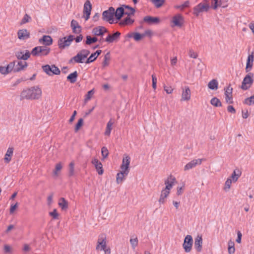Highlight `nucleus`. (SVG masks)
Masks as SVG:
<instances>
[{"mask_svg": "<svg viewBox=\"0 0 254 254\" xmlns=\"http://www.w3.org/2000/svg\"><path fill=\"white\" fill-rule=\"evenodd\" d=\"M210 104L216 107L222 106V103L220 100L217 97H213L210 100Z\"/></svg>", "mask_w": 254, "mask_h": 254, "instance_id": "obj_35", "label": "nucleus"}, {"mask_svg": "<svg viewBox=\"0 0 254 254\" xmlns=\"http://www.w3.org/2000/svg\"><path fill=\"white\" fill-rule=\"evenodd\" d=\"M175 181V178L172 175H170L169 177L165 181L166 187L164 189L170 191V190L173 187Z\"/></svg>", "mask_w": 254, "mask_h": 254, "instance_id": "obj_17", "label": "nucleus"}, {"mask_svg": "<svg viewBox=\"0 0 254 254\" xmlns=\"http://www.w3.org/2000/svg\"><path fill=\"white\" fill-rule=\"evenodd\" d=\"M73 40L74 36L72 35H70L67 37H64L60 38L58 42L59 48L61 49H64L65 47L69 46Z\"/></svg>", "mask_w": 254, "mask_h": 254, "instance_id": "obj_6", "label": "nucleus"}, {"mask_svg": "<svg viewBox=\"0 0 254 254\" xmlns=\"http://www.w3.org/2000/svg\"><path fill=\"white\" fill-rule=\"evenodd\" d=\"M152 3L157 8L161 7L164 3V0H151Z\"/></svg>", "mask_w": 254, "mask_h": 254, "instance_id": "obj_42", "label": "nucleus"}, {"mask_svg": "<svg viewBox=\"0 0 254 254\" xmlns=\"http://www.w3.org/2000/svg\"><path fill=\"white\" fill-rule=\"evenodd\" d=\"M49 215L52 216L54 219H58L59 214L56 209H55L53 211L50 212L49 213Z\"/></svg>", "mask_w": 254, "mask_h": 254, "instance_id": "obj_52", "label": "nucleus"}, {"mask_svg": "<svg viewBox=\"0 0 254 254\" xmlns=\"http://www.w3.org/2000/svg\"><path fill=\"white\" fill-rule=\"evenodd\" d=\"M31 53L28 50H25L24 52L18 51L15 53V57L18 60H26L30 56Z\"/></svg>", "mask_w": 254, "mask_h": 254, "instance_id": "obj_14", "label": "nucleus"}, {"mask_svg": "<svg viewBox=\"0 0 254 254\" xmlns=\"http://www.w3.org/2000/svg\"><path fill=\"white\" fill-rule=\"evenodd\" d=\"M83 124V120L80 118L78 120L75 127V131L77 132Z\"/></svg>", "mask_w": 254, "mask_h": 254, "instance_id": "obj_45", "label": "nucleus"}, {"mask_svg": "<svg viewBox=\"0 0 254 254\" xmlns=\"http://www.w3.org/2000/svg\"><path fill=\"white\" fill-rule=\"evenodd\" d=\"M101 154L103 159H105L109 155V151L106 147H103L101 148Z\"/></svg>", "mask_w": 254, "mask_h": 254, "instance_id": "obj_44", "label": "nucleus"}, {"mask_svg": "<svg viewBox=\"0 0 254 254\" xmlns=\"http://www.w3.org/2000/svg\"><path fill=\"white\" fill-rule=\"evenodd\" d=\"M169 194L170 191L163 189L161 191L160 198L158 200L159 203L160 204H164L165 202V199L167 197Z\"/></svg>", "mask_w": 254, "mask_h": 254, "instance_id": "obj_25", "label": "nucleus"}, {"mask_svg": "<svg viewBox=\"0 0 254 254\" xmlns=\"http://www.w3.org/2000/svg\"><path fill=\"white\" fill-rule=\"evenodd\" d=\"M190 5V1L189 0H187L185 1V2L181 5L178 6V8H181V9H184L186 7H189Z\"/></svg>", "mask_w": 254, "mask_h": 254, "instance_id": "obj_61", "label": "nucleus"}, {"mask_svg": "<svg viewBox=\"0 0 254 254\" xmlns=\"http://www.w3.org/2000/svg\"><path fill=\"white\" fill-rule=\"evenodd\" d=\"M77 76H78L77 72V71H75L69 74L67 76V80L68 81H70V82L71 83H74L76 81Z\"/></svg>", "mask_w": 254, "mask_h": 254, "instance_id": "obj_31", "label": "nucleus"}, {"mask_svg": "<svg viewBox=\"0 0 254 254\" xmlns=\"http://www.w3.org/2000/svg\"><path fill=\"white\" fill-rule=\"evenodd\" d=\"M129 242L133 249H134L137 246L138 239L137 238L130 239Z\"/></svg>", "mask_w": 254, "mask_h": 254, "instance_id": "obj_50", "label": "nucleus"}, {"mask_svg": "<svg viewBox=\"0 0 254 254\" xmlns=\"http://www.w3.org/2000/svg\"><path fill=\"white\" fill-rule=\"evenodd\" d=\"M143 21L149 24H153L158 23L160 21V19L157 17L146 16L143 18Z\"/></svg>", "mask_w": 254, "mask_h": 254, "instance_id": "obj_21", "label": "nucleus"}, {"mask_svg": "<svg viewBox=\"0 0 254 254\" xmlns=\"http://www.w3.org/2000/svg\"><path fill=\"white\" fill-rule=\"evenodd\" d=\"M129 172L122 170L120 173H118L116 177V181L118 184L121 183L124 180V177L128 175Z\"/></svg>", "mask_w": 254, "mask_h": 254, "instance_id": "obj_27", "label": "nucleus"}, {"mask_svg": "<svg viewBox=\"0 0 254 254\" xmlns=\"http://www.w3.org/2000/svg\"><path fill=\"white\" fill-rule=\"evenodd\" d=\"M62 168V165L61 163H58L56 165L55 170L54 171L55 175L58 174V172L60 171Z\"/></svg>", "mask_w": 254, "mask_h": 254, "instance_id": "obj_56", "label": "nucleus"}, {"mask_svg": "<svg viewBox=\"0 0 254 254\" xmlns=\"http://www.w3.org/2000/svg\"><path fill=\"white\" fill-rule=\"evenodd\" d=\"M92 163L94 165L99 175H102L103 173V166L100 161L97 159L94 158L92 161Z\"/></svg>", "mask_w": 254, "mask_h": 254, "instance_id": "obj_18", "label": "nucleus"}, {"mask_svg": "<svg viewBox=\"0 0 254 254\" xmlns=\"http://www.w3.org/2000/svg\"><path fill=\"white\" fill-rule=\"evenodd\" d=\"M13 148L12 147H9L4 155V160L6 163H9L11 159V156L13 154Z\"/></svg>", "mask_w": 254, "mask_h": 254, "instance_id": "obj_26", "label": "nucleus"}, {"mask_svg": "<svg viewBox=\"0 0 254 254\" xmlns=\"http://www.w3.org/2000/svg\"><path fill=\"white\" fill-rule=\"evenodd\" d=\"M254 60V51H253L251 55L248 57L246 63V66L245 68L246 72L249 73L244 77L242 82L241 88L243 90H247L254 82V73L249 72L251 70Z\"/></svg>", "mask_w": 254, "mask_h": 254, "instance_id": "obj_1", "label": "nucleus"}, {"mask_svg": "<svg viewBox=\"0 0 254 254\" xmlns=\"http://www.w3.org/2000/svg\"><path fill=\"white\" fill-rule=\"evenodd\" d=\"M202 238L201 236H197L194 240V248L198 252L202 250Z\"/></svg>", "mask_w": 254, "mask_h": 254, "instance_id": "obj_22", "label": "nucleus"}, {"mask_svg": "<svg viewBox=\"0 0 254 254\" xmlns=\"http://www.w3.org/2000/svg\"><path fill=\"white\" fill-rule=\"evenodd\" d=\"M232 181L231 178H228L225 183V190L227 191V190H229V189L231 187V185L232 184Z\"/></svg>", "mask_w": 254, "mask_h": 254, "instance_id": "obj_49", "label": "nucleus"}, {"mask_svg": "<svg viewBox=\"0 0 254 254\" xmlns=\"http://www.w3.org/2000/svg\"><path fill=\"white\" fill-rule=\"evenodd\" d=\"M28 64L26 62L19 61L14 68V72H18L27 67Z\"/></svg>", "mask_w": 254, "mask_h": 254, "instance_id": "obj_23", "label": "nucleus"}, {"mask_svg": "<svg viewBox=\"0 0 254 254\" xmlns=\"http://www.w3.org/2000/svg\"><path fill=\"white\" fill-rule=\"evenodd\" d=\"M17 207H18V203L17 202H16L15 204H11L10 210H9L10 214H12L14 212L15 210L17 208Z\"/></svg>", "mask_w": 254, "mask_h": 254, "instance_id": "obj_58", "label": "nucleus"}, {"mask_svg": "<svg viewBox=\"0 0 254 254\" xmlns=\"http://www.w3.org/2000/svg\"><path fill=\"white\" fill-rule=\"evenodd\" d=\"M130 158L127 155H125L123 159L122 164L121 166V169L122 170L126 171L129 172V165L130 164Z\"/></svg>", "mask_w": 254, "mask_h": 254, "instance_id": "obj_12", "label": "nucleus"}, {"mask_svg": "<svg viewBox=\"0 0 254 254\" xmlns=\"http://www.w3.org/2000/svg\"><path fill=\"white\" fill-rule=\"evenodd\" d=\"M190 98V90L188 86L185 87L182 94V100L188 101Z\"/></svg>", "mask_w": 254, "mask_h": 254, "instance_id": "obj_24", "label": "nucleus"}, {"mask_svg": "<svg viewBox=\"0 0 254 254\" xmlns=\"http://www.w3.org/2000/svg\"><path fill=\"white\" fill-rule=\"evenodd\" d=\"M94 89H92L87 92V94L85 95V101H87L89 100L91 98L92 95L94 94Z\"/></svg>", "mask_w": 254, "mask_h": 254, "instance_id": "obj_51", "label": "nucleus"}, {"mask_svg": "<svg viewBox=\"0 0 254 254\" xmlns=\"http://www.w3.org/2000/svg\"><path fill=\"white\" fill-rule=\"evenodd\" d=\"M164 90L167 94H171L173 92V88L170 86H164Z\"/></svg>", "mask_w": 254, "mask_h": 254, "instance_id": "obj_62", "label": "nucleus"}, {"mask_svg": "<svg viewBox=\"0 0 254 254\" xmlns=\"http://www.w3.org/2000/svg\"><path fill=\"white\" fill-rule=\"evenodd\" d=\"M103 245H107L106 235L104 233L101 234L98 237L96 250L99 251L100 246Z\"/></svg>", "mask_w": 254, "mask_h": 254, "instance_id": "obj_20", "label": "nucleus"}, {"mask_svg": "<svg viewBox=\"0 0 254 254\" xmlns=\"http://www.w3.org/2000/svg\"><path fill=\"white\" fill-rule=\"evenodd\" d=\"M152 87L155 90L156 88L157 78L154 74L152 75Z\"/></svg>", "mask_w": 254, "mask_h": 254, "instance_id": "obj_59", "label": "nucleus"}, {"mask_svg": "<svg viewBox=\"0 0 254 254\" xmlns=\"http://www.w3.org/2000/svg\"><path fill=\"white\" fill-rule=\"evenodd\" d=\"M239 176H240V175L238 174H236V171H234L233 173H232V174L231 176V178L232 179L233 181L235 182L237 181Z\"/></svg>", "mask_w": 254, "mask_h": 254, "instance_id": "obj_60", "label": "nucleus"}, {"mask_svg": "<svg viewBox=\"0 0 254 254\" xmlns=\"http://www.w3.org/2000/svg\"><path fill=\"white\" fill-rule=\"evenodd\" d=\"M39 43L43 44L45 46H49L52 44L53 39L51 36L44 35L42 38L39 40Z\"/></svg>", "mask_w": 254, "mask_h": 254, "instance_id": "obj_19", "label": "nucleus"}, {"mask_svg": "<svg viewBox=\"0 0 254 254\" xmlns=\"http://www.w3.org/2000/svg\"><path fill=\"white\" fill-rule=\"evenodd\" d=\"M228 253L229 254H233L235 253V244L234 242L230 241L228 242Z\"/></svg>", "mask_w": 254, "mask_h": 254, "instance_id": "obj_38", "label": "nucleus"}, {"mask_svg": "<svg viewBox=\"0 0 254 254\" xmlns=\"http://www.w3.org/2000/svg\"><path fill=\"white\" fill-rule=\"evenodd\" d=\"M134 20L130 18L129 16H128L125 18L124 19L120 22V25L121 26H125L128 25H131L134 22Z\"/></svg>", "mask_w": 254, "mask_h": 254, "instance_id": "obj_30", "label": "nucleus"}, {"mask_svg": "<svg viewBox=\"0 0 254 254\" xmlns=\"http://www.w3.org/2000/svg\"><path fill=\"white\" fill-rule=\"evenodd\" d=\"M30 33L26 29L19 30L17 32L18 38L20 40H25L30 38Z\"/></svg>", "mask_w": 254, "mask_h": 254, "instance_id": "obj_16", "label": "nucleus"}, {"mask_svg": "<svg viewBox=\"0 0 254 254\" xmlns=\"http://www.w3.org/2000/svg\"><path fill=\"white\" fill-rule=\"evenodd\" d=\"M144 36L143 34H141L139 33H134L133 35V38L135 41L140 40Z\"/></svg>", "mask_w": 254, "mask_h": 254, "instance_id": "obj_55", "label": "nucleus"}, {"mask_svg": "<svg viewBox=\"0 0 254 254\" xmlns=\"http://www.w3.org/2000/svg\"><path fill=\"white\" fill-rule=\"evenodd\" d=\"M114 14L115 8L113 7H110L108 10L103 12L102 19L104 21L108 22L110 24H112L114 23Z\"/></svg>", "mask_w": 254, "mask_h": 254, "instance_id": "obj_5", "label": "nucleus"}, {"mask_svg": "<svg viewBox=\"0 0 254 254\" xmlns=\"http://www.w3.org/2000/svg\"><path fill=\"white\" fill-rule=\"evenodd\" d=\"M31 19V18L30 16H29L27 14H25L23 18L21 20V24H25L27 22H28Z\"/></svg>", "mask_w": 254, "mask_h": 254, "instance_id": "obj_46", "label": "nucleus"}, {"mask_svg": "<svg viewBox=\"0 0 254 254\" xmlns=\"http://www.w3.org/2000/svg\"><path fill=\"white\" fill-rule=\"evenodd\" d=\"M92 8L91 3L89 0H86L84 4L83 13L85 15V20H88L90 17Z\"/></svg>", "mask_w": 254, "mask_h": 254, "instance_id": "obj_10", "label": "nucleus"}, {"mask_svg": "<svg viewBox=\"0 0 254 254\" xmlns=\"http://www.w3.org/2000/svg\"><path fill=\"white\" fill-rule=\"evenodd\" d=\"M221 4H218V0H211V7L216 9L218 7H220Z\"/></svg>", "mask_w": 254, "mask_h": 254, "instance_id": "obj_48", "label": "nucleus"}, {"mask_svg": "<svg viewBox=\"0 0 254 254\" xmlns=\"http://www.w3.org/2000/svg\"><path fill=\"white\" fill-rule=\"evenodd\" d=\"M218 82L216 79H212L208 84V87L211 90L218 89Z\"/></svg>", "mask_w": 254, "mask_h": 254, "instance_id": "obj_33", "label": "nucleus"}, {"mask_svg": "<svg viewBox=\"0 0 254 254\" xmlns=\"http://www.w3.org/2000/svg\"><path fill=\"white\" fill-rule=\"evenodd\" d=\"M82 55H83V58H86L87 56L90 54V51L88 50L83 49L79 52Z\"/></svg>", "mask_w": 254, "mask_h": 254, "instance_id": "obj_57", "label": "nucleus"}, {"mask_svg": "<svg viewBox=\"0 0 254 254\" xmlns=\"http://www.w3.org/2000/svg\"><path fill=\"white\" fill-rule=\"evenodd\" d=\"M74 175V163L73 162H71L69 164V172L68 176L72 177Z\"/></svg>", "mask_w": 254, "mask_h": 254, "instance_id": "obj_39", "label": "nucleus"}, {"mask_svg": "<svg viewBox=\"0 0 254 254\" xmlns=\"http://www.w3.org/2000/svg\"><path fill=\"white\" fill-rule=\"evenodd\" d=\"M50 52V48L46 46H37L34 48L31 54L33 56L43 57L47 56Z\"/></svg>", "mask_w": 254, "mask_h": 254, "instance_id": "obj_4", "label": "nucleus"}, {"mask_svg": "<svg viewBox=\"0 0 254 254\" xmlns=\"http://www.w3.org/2000/svg\"><path fill=\"white\" fill-rule=\"evenodd\" d=\"M58 204L63 210H66L68 208V202L64 197L60 198Z\"/></svg>", "mask_w": 254, "mask_h": 254, "instance_id": "obj_29", "label": "nucleus"}, {"mask_svg": "<svg viewBox=\"0 0 254 254\" xmlns=\"http://www.w3.org/2000/svg\"><path fill=\"white\" fill-rule=\"evenodd\" d=\"M73 59H74V61L76 63H83L85 58H83V55L80 52H78L76 56L73 57Z\"/></svg>", "mask_w": 254, "mask_h": 254, "instance_id": "obj_36", "label": "nucleus"}, {"mask_svg": "<svg viewBox=\"0 0 254 254\" xmlns=\"http://www.w3.org/2000/svg\"><path fill=\"white\" fill-rule=\"evenodd\" d=\"M110 53L108 52L105 55L104 58V61L102 63V65L104 67H105V66L108 65L109 63L108 62V61H109L110 60Z\"/></svg>", "mask_w": 254, "mask_h": 254, "instance_id": "obj_43", "label": "nucleus"}, {"mask_svg": "<svg viewBox=\"0 0 254 254\" xmlns=\"http://www.w3.org/2000/svg\"><path fill=\"white\" fill-rule=\"evenodd\" d=\"M121 35V33L117 31L113 34H109L105 39V41L108 43H112L117 41Z\"/></svg>", "mask_w": 254, "mask_h": 254, "instance_id": "obj_15", "label": "nucleus"}, {"mask_svg": "<svg viewBox=\"0 0 254 254\" xmlns=\"http://www.w3.org/2000/svg\"><path fill=\"white\" fill-rule=\"evenodd\" d=\"M227 111L231 113L235 114L236 113V110L233 107V106L231 105H229L227 107Z\"/></svg>", "mask_w": 254, "mask_h": 254, "instance_id": "obj_63", "label": "nucleus"}, {"mask_svg": "<svg viewBox=\"0 0 254 254\" xmlns=\"http://www.w3.org/2000/svg\"><path fill=\"white\" fill-rule=\"evenodd\" d=\"M244 104L248 105L249 106L254 104V95L251 96L250 97L247 98L245 100Z\"/></svg>", "mask_w": 254, "mask_h": 254, "instance_id": "obj_41", "label": "nucleus"}, {"mask_svg": "<svg viewBox=\"0 0 254 254\" xmlns=\"http://www.w3.org/2000/svg\"><path fill=\"white\" fill-rule=\"evenodd\" d=\"M0 73L2 74L6 75L9 72L8 71L6 66H0Z\"/></svg>", "mask_w": 254, "mask_h": 254, "instance_id": "obj_54", "label": "nucleus"}, {"mask_svg": "<svg viewBox=\"0 0 254 254\" xmlns=\"http://www.w3.org/2000/svg\"><path fill=\"white\" fill-rule=\"evenodd\" d=\"M193 239L191 236L188 235L186 236L183 245L185 252L189 253L191 250Z\"/></svg>", "mask_w": 254, "mask_h": 254, "instance_id": "obj_8", "label": "nucleus"}, {"mask_svg": "<svg viewBox=\"0 0 254 254\" xmlns=\"http://www.w3.org/2000/svg\"><path fill=\"white\" fill-rule=\"evenodd\" d=\"M86 38V40L85 41V44L88 45L94 43L98 41V38L96 36L91 37V36L87 35Z\"/></svg>", "mask_w": 254, "mask_h": 254, "instance_id": "obj_32", "label": "nucleus"}, {"mask_svg": "<svg viewBox=\"0 0 254 254\" xmlns=\"http://www.w3.org/2000/svg\"><path fill=\"white\" fill-rule=\"evenodd\" d=\"M183 20V17L181 15L178 14L175 15L173 18V22L175 26L181 27L182 25V22L181 21Z\"/></svg>", "mask_w": 254, "mask_h": 254, "instance_id": "obj_28", "label": "nucleus"}, {"mask_svg": "<svg viewBox=\"0 0 254 254\" xmlns=\"http://www.w3.org/2000/svg\"><path fill=\"white\" fill-rule=\"evenodd\" d=\"M42 69L48 75L51 76L54 74L59 75L61 73L60 69L55 65L46 64L42 66Z\"/></svg>", "mask_w": 254, "mask_h": 254, "instance_id": "obj_7", "label": "nucleus"}, {"mask_svg": "<svg viewBox=\"0 0 254 254\" xmlns=\"http://www.w3.org/2000/svg\"><path fill=\"white\" fill-rule=\"evenodd\" d=\"M135 9L128 5H122L118 7L116 11L115 10V16L116 19L120 20L124 15L130 16L133 15L135 12Z\"/></svg>", "mask_w": 254, "mask_h": 254, "instance_id": "obj_3", "label": "nucleus"}, {"mask_svg": "<svg viewBox=\"0 0 254 254\" xmlns=\"http://www.w3.org/2000/svg\"><path fill=\"white\" fill-rule=\"evenodd\" d=\"M15 61H13L10 62L9 64H8L6 66V68H7V70L9 72H11V71H13L14 72V68L15 67Z\"/></svg>", "mask_w": 254, "mask_h": 254, "instance_id": "obj_40", "label": "nucleus"}, {"mask_svg": "<svg viewBox=\"0 0 254 254\" xmlns=\"http://www.w3.org/2000/svg\"><path fill=\"white\" fill-rule=\"evenodd\" d=\"M97 58L96 57L95 55L94 54V53H92L88 58L86 60L85 63L86 64H90L93 62H94Z\"/></svg>", "mask_w": 254, "mask_h": 254, "instance_id": "obj_47", "label": "nucleus"}, {"mask_svg": "<svg viewBox=\"0 0 254 254\" xmlns=\"http://www.w3.org/2000/svg\"><path fill=\"white\" fill-rule=\"evenodd\" d=\"M71 27L72 28H77L78 29H80L81 28V27L79 25L78 23L76 20H75L74 19L72 20L71 22Z\"/></svg>", "mask_w": 254, "mask_h": 254, "instance_id": "obj_53", "label": "nucleus"}, {"mask_svg": "<svg viewBox=\"0 0 254 254\" xmlns=\"http://www.w3.org/2000/svg\"><path fill=\"white\" fill-rule=\"evenodd\" d=\"M202 163L201 159H193L187 163L184 167V170L187 171L195 167L197 165H200Z\"/></svg>", "mask_w": 254, "mask_h": 254, "instance_id": "obj_13", "label": "nucleus"}, {"mask_svg": "<svg viewBox=\"0 0 254 254\" xmlns=\"http://www.w3.org/2000/svg\"><path fill=\"white\" fill-rule=\"evenodd\" d=\"M225 100L227 103L232 104L233 103L232 98L233 88L229 85L224 88Z\"/></svg>", "mask_w": 254, "mask_h": 254, "instance_id": "obj_11", "label": "nucleus"}, {"mask_svg": "<svg viewBox=\"0 0 254 254\" xmlns=\"http://www.w3.org/2000/svg\"><path fill=\"white\" fill-rule=\"evenodd\" d=\"M114 123L110 120L107 123L105 134L106 135H109L111 133V130L112 129V126Z\"/></svg>", "mask_w": 254, "mask_h": 254, "instance_id": "obj_37", "label": "nucleus"}, {"mask_svg": "<svg viewBox=\"0 0 254 254\" xmlns=\"http://www.w3.org/2000/svg\"><path fill=\"white\" fill-rule=\"evenodd\" d=\"M101 26H97L94 27L92 31V34L96 36H103V32H102Z\"/></svg>", "mask_w": 254, "mask_h": 254, "instance_id": "obj_34", "label": "nucleus"}, {"mask_svg": "<svg viewBox=\"0 0 254 254\" xmlns=\"http://www.w3.org/2000/svg\"><path fill=\"white\" fill-rule=\"evenodd\" d=\"M189 56H190V57L193 59H196L197 57V54L194 53L192 50H190Z\"/></svg>", "mask_w": 254, "mask_h": 254, "instance_id": "obj_64", "label": "nucleus"}, {"mask_svg": "<svg viewBox=\"0 0 254 254\" xmlns=\"http://www.w3.org/2000/svg\"><path fill=\"white\" fill-rule=\"evenodd\" d=\"M41 95V89L38 86H35L23 89L20 94V100H36L39 99Z\"/></svg>", "mask_w": 254, "mask_h": 254, "instance_id": "obj_2", "label": "nucleus"}, {"mask_svg": "<svg viewBox=\"0 0 254 254\" xmlns=\"http://www.w3.org/2000/svg\"><path fill=\"white\" fill-rule=\"evenodd\" d=\"M209 5L208 4L200 3L193 8V14L198 16L200 12L207 11L209 9Z\"/></svg>", "mask_w": 254, "mask_h": 254, "instance_id": "obj_9", "label": "nucleus"}]
</instances>
